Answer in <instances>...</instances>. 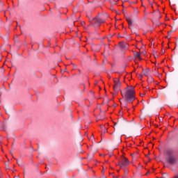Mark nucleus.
<instances>
[{
    "label": "nucleus",
    "instance_id": "1",
    "mask_svg": "<svg viewBox=\"0 0 178 178\" xmlns=\"http://www.w3.org/2000/svg\"><path fill=\"white\" fill-rule=\"evenodd\" d=\"M136 87L130 86L121 92L122 97L125 99L127 104H133L136 100Z\"/></svg>",
    "mask_w": 178,
    "mask_h": 178
},
{
    "label": "nucleus",
    "instance_id": "2",
    "mask_svg": "<svg viewBox=\"0 0 178 178\" xmlns=\"http://www.w3.org/2000/svg\"><path fill=\"white\" fill-rule=\"evenodd\" d=\"M165 159L166 163L170 166H175L177 163V156L172 149H167L164 151Z\"/></svg>",
    "mask_w": 178,
    "mask_h": 178
},
{
    "label": "nucleus",
    "instance_id": "3",
    "mask_svg": "<svg viewBox=\"0 0 178 178\" xmlns=\"http://www.w3.org/2000/svg\"><path fill=\"white\" fill-rule=\"evenodd\" d=\"M129 159L126 157H122V160L118 162V166H120V169L122 168H126V166H129Z\"/></svg>",
    "mask_w": 178,
    "mask_h": 178
},
{
    "label": "nucleus",
    "instance_id": "4",
    "mask_svg": "<svg viewBox=\"0 0 178 178\" xmlns=\"http://www.w3.org/2000/svg\"><path fill=\"white\" fill-rule=\"evenodd\" d=\"M93 22V26H95V27H99V26H101L102 23H105V19L99 18V17H97L94 19Z\"/></svg>",
    "mask_w": 178,
    "mask_h": 178
},
{
    "label": "nucleus",
    "instance_id": "5",
    "mask_svg": "<svg viewBox=\"0 0 178 178\" xmlns=\"http://www.w3.org/2000/svg\"><path fill=\"white\" fill-rule=\"evenodd\" d=\"M120 44V47H121V48H122V49H129V44L124 43V42H120L119 43Z\"/></svg>",
    "mask_w": 178,
    "mask_h": 178
},
{
    "label": "nucleus",
    "instance_id": "6",
    "mask_svg": "<svg viewBox=\"0 0 178 178\" xmlns=\"http://www.w3.org/2000/svg\"><path fill=\"white\" fill-rule=\"evenodd\" d=\"M120 88V83H115L113 86V90L115 92H118Z\"/></svg>",
    "mask_w": 178,
    "mask_h": 178
},
{
    "label": "nucleus",
    "instance_id": "7",
    "mask_svg": "<svg viewBox=\"0 0 178 178\" xmlns=\"http://www.w3.org/2000/svg\"><path fill=\"white\" fill-rule=\"evenodd\" d=\"M134 56L141 60V54L140 52H136L134 54Z\"/></svg>",
    "mask_w": 178,
    "mask_h": 178
},
{
    "label": "nucleus",
    "instance_id": "8",
    "mask_svg": "<svg viewBox=\"0 0 178 178\" xmlns=\"http://www.w3.org/2000/svg\"><path fill=\"white\" fill-rule=\"evenodd\" d=\"M93 49H95V48H97L96 50L97 52H99V50L101 49V47L99 45H95L92 47Z\"/></svg>",
    "mask_w": 178,
    "mask_h": 178
},
{
    "label": "nucleus",
    "instance_id": "9",
    "mask_svg": "<svg viewBox=\"0 0 178 178\" xmlns=\"http://www.w3.org/2000/svg\"><path fill=\"white\" fill-rule=\"evenodd\" d=\"M113 82L115 83V84L120 83V81L118 78L114 79Z\"/></svg>",
    "mask_w": 178,
    "mask_h": 178
},
{
    "label": "nucleus",
    "instance_id": "10",
    "mask_svg": "<svg viewBox=\"0 0 178 178\" xmlns=\"http://www.w3.org/2000/svg\"><path fill=\"white\" fill-rule=\"evenodd\" d=\"M127 21L129 26L131 25V20L130 19H127Z\"/></svg>",
    "mask_w": 178,
    "mask_h": 178
},
{
    "label": "nucleus",
    "instance_id": "11",
    "mask_svg": "<svg viewBox=\"0 0 178 178\" xmlns=\"http://www.w3.org/2000/svg\"><path fill=\"white\" fill-rule=\"evenodd\" d=\"M168 177V174L167 173H164L162 175V177L163 178H166Z\"/></svg>",
    "mask_w": 178,
    "mask_h": 178
},
{
    "label": "nucleus",
    "instance_id": "12",
    "mask_svg": "<svg viewBox=\"0 0 178 178\" xmlns=\"http://www.w3.org/2000/svg\"><path fill=\"white\" fill-rule=\"evenodd\" d=\"M134 12H135V13H139V11L138 9H135Z\"/></svg>",
    "mask_w": 178,
    "mask_h": 178
},
{
    "label": "nucleus",
    "instance_id": "13",
    "mask_svg": "<svg viewBox=\"0 0 178 178\" xmlns=\"http://www.w3.org/2000/svg\"><path fill=\"white\" fill-rule=\"evenodd\" d=\"M121 105H122V106H127V104H123V103H122V102H121Z\"/></svg>",
    "mask_w": 178,
    "mask_h": 178
},
{
    "label": "nucleus",
    "instance_id": "14",
    "mask_svg": "<svg viewBox=\"0 0 178 178\" xmlns=\"http://www.w3.org/2000/svg\"><path fill=\"white\" fill-rule=\"evenodd\" d=\"M174 178H178V173L174 177Z\"/></svg>",
    "mask_w": 178,
    "mask_h": 178
},
{
    "label": "nucleus",
    "instance_id": "15",
    "mask_svg": "<svg viewBox=\"0 0 178 178\" xmlns=\"http://www.w3.org/2000/svg\"><path fill=\"white\" fill-rule=\"evenodd\" d=\"M125 173H129V170H125Z\"/></svg>",
    "mask_w": 178,
    "mask_h": 178
},
{
    "label": "nucleus",
    "instance_id": "16",
    "mask_svg": "<svg viewBox=\"0 0 178 178\" xmlns=\"http://www.w3.org/2000/svg\"><path fill=\"white\" fill-rule=\"evenodd\" d=\"M144 96V94H140V97H143Z\"/></svg>",
    "mask_w": 178,
    "mask_h": 178
}]
</instances>
